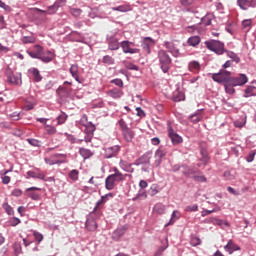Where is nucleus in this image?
Wrapping results in <instances>:
<instances>
[{"instance_id":"60","label":"nucleus","mask_w":256,"mask_h":256,"mask_svg":"<svg viewBox=\"0 0 256 256\" xmlns=\"http://www.w3.org/2000/svg\"><path fill=\"white\" fill-rule=\"evenodd\" d=\"M251 23H253V20L246 19L242 22L243 29H247V27H251Z\"/></svg>"},{"instance_id":"11","label":"nucleus","mask_w":256,"mask_h":256,"mask_svg":"<svg viewBox=\"0 0 256 256\" xmlns=\"http://www.w3.org/2000/svg\"><path fill=\"white\" fill-rule=\"evenodd\" d=\"M27 53L32 59H40L43 55V48L41 45H35L32 50H27Z\"/></svg>"},{"instance_id":"6","label":"nucleus","mask_w":256,"mask_h":256,"mask_svg":"<svg viewBox=\"0 0 256 256\" xmlns=\"http://www.w3.org/2000/svg\"><path fill=\"white\" fill-rule=\"evenodd\" d=\"M41 188L38 187H30L27 188L25 193L26 197L32 199V201H41Z\"/></svg>"},{"instance_id":"26","label":"nucleus","mask_w":256,"mask_h":256,"mask_svg":"<svg viewBox=\"0 0 256 256\" xmlns=\"http://www.w3.org/2000/svg\"><path fill=\"white\" fill-rule=\"evenodd\" d=\"M151 161V153H146L138 159L139 165H147Z\"/></svg>"},{"instance_id":"48","label":"nucleus","mask_w":256,"mask_h":256,"mask_svg":"<svg viewBox=\"0 0 256 256\" xmlns=\"http://www.w3.org/2000/svg\"><path fill=\"white\" fill-rule=\"evenodd\" d=\"M227 56L235 63H239L241 61V58H239V56H237V54H235L234 52H228Z\"/></svg>"},{"instance_id":"5","label":"nucleus","mask_w":256,"mask_h":256,"mask_svg":"<svg viewBox=\"0 0 256 256\" xmlns=\"http://www.w3.org/2000/svg\"><path fill=\"white\" fill-rule=\"evenodd\" d=\"M158 58L163 73H167L169 71V65H171V57H169V54L165 50H160L158 52Z\"/></svg>"},{"instance_id":"4","label":"nucleus","mask_w":256,"mask_h":256,"mask_svg":"<svg viewBox=\"0 0 256 256\" xmlns=\"http://www.w3.org/2000/svg\"><path fill=\"white\" fill-rule=\"evenodd\" d=\"M212 79L216 83H223L225 85L231 81V72L222 69L219 71V73L212 74Z\"/></svg>"},{"instance_id":"30","label":"nucleus","mask_w":256,"mask_h":256,"mask_svg":"<svg viewBox=\"0 0 256 256\" xmlns=\"http://www.w3.org/2000/svg\"><path fill=\"white\" fill-rule=\"evenodd\" d=\"M256 95V87L255 86H248L244 92V97H255Z\"/></svg>"},{"instance_id":"63","label":"nucleus","mask_w":256,"mask_h":256,"mask_svg":"<svg viewBox=\"0 0 256 256\" xmlns=\"http://www.w3.org/2000/svg\"><path fill=\"white\" fill-rule=\"evenodd\" d=\"M165 249H167V246L166 247H159L158 250L155 252L154 256H162L163 255V251H165Z\"/></svg>"},{"instance_id":"34","label":"nucleus","mask_w":256,"mask_h":256,"mask_svg":"<svg viewBox=\"0 0 256 256\" xmlns=\"http://www.w3.org/2000/svg\"><path fill=\"white\" fill-rule=\"evenodd\" d=\"M207 223H212V225H218L221 227L223 225V220L216 218V217H210L209 219L206 220Z\"/></svg>"},{"instance_id":"1","label":"nucleus","mask_w":256,"mask_h":256,"mask_svg":"<svg viewBox=\"0 0 256 256\" xmlns=\"http://www.w3.org/2000/svg\"><path fill=\"white\" fill-rule=\"evenodd\" d=\"M113 171L114 173L105 179V187L108 191L115 189V183L125 181V178L127 177V174L121 173V171H119L117 168H113Z\"/></svg>"},{"instance_id":"40","label":"nucleus","mask_w":256,"mask_h":256,"mask_svg":"<svg viewBox=\"0 0 256 256\" xmlns=\"http://www.w3.org/2000/svg\"><path fill=\"white\" fill-rule=\"evenodd\" d=\"M235 86L231 85V83L227 82L226 84H224V89L226 91V93H228V95H233V93H235Z\"/></svg>"},{"instance_id":"37","label":"nucleus","mask_w":256,"mask_h":256,"mask_svg":"<svg viewBox=\"0 0 256 256\" xmlns=\"http://www.w3.org/2000/svg\"><path fill=\"white\" fill-rule=\"evenodd\" d=\"M237 3L240 9H243V11H247L249 7V0H237Z\"/></svg>"},{"instance_id":"28","label":"nucleus","mask_w":256,"mask_h":256,"mask_svg":"<svg viewBox=\"0 0 256 256\" xmlns=\"http://www.w3.org/2000/svg\"><path fill=\"white\" fill-rule=\"evenodd\" d=\"M28 177H31L32 179H45V174L41 172H35V171H28L27 172Z\"/></svg>"},{"instance_id":"43","label":"nucleus","mask_w":256,"mask_h":256,"mask_svg":"<svg viewBox=\"0 0 256 256\" xmlns=\"http://www.w3.org/2000/svg\"><path fill=\"white\" fill-rule=\"evenodd\" d=\"M105 199H107V196H102V198L98 200V202L96 203V206L94 207L93 213H97V211H99L101 205L105 203Z\"/></svg>"},{"instance_id":"57","label":"nucleus","mask_w":256,"mask_h":256,"mask_svg":"<svg viewBox=\"0 0 256 256\" xmlns=\"http://www.w3.org/2000/svg\"><path fill=\"white\" fill-rule=\"evenodd\" d=\"M197 245H201V239L198 237H194L191 239V246L197 247Z\"/></svg>"},{"instance_id":"55","label":"nucleus","mask_w":256,"mask_h":256,"mask_svg":"<svg viewBox=\"0 0 256 256\" xmlns=\"http://www.w3.org/2000/svg\"><path fill=\"white\" fill-rule=\"evenodd\" d=\"M70 13H71V15H73V17H79V15H81L82 11L79 8H72L70 10Z\"/></svg>"},{"instance_id":"19","label":"nucleus","mask_w":256,"mask_h":256,"mask_svg":"<svg viewBox=\"0 0 256 256\" xmlns=\"http://www.w3.org/2000/svg\"><path fill=\"white\" fill-rule=\"evenodd\" d=\"M184 175H186V177H193L194 181H198L199 183H205V181H207V178H205V176L201 175V176H197V175H192L191 170L185 171Z\"/></svg>"},{"instance_id":"38","label":"nucleus","mask_w":256,"mask_h":256,"mask_svg":"<svg viewBox=\"0 0 256 256\" xmlns=\"http://www.w3.org/2000/svg\"><path fill=\"white\" fill-rule=\"evenodd\" d=\"M202 119H203V115H201V113L192 114L190 116V121L192 123H199V121H201Z\"/></svg>"},{"instance_id":"14","label":"nucleus","mask_w":256,"mask_h":256,"mask_svg":"<svg viewBox=\"0 0 256 256\" xmlns=\"http://www.w3.org/2000/svg\"><path fill=\"white\" fill-rule=\"evenodd\" d=\"M224 250L229 253V255H233L235 251H241V247L233 242V240H229L227 245L224 246Z\"/></svg>"},{"instance_id":"42","label":"nucleus","mask_w":256,"mask_h":256,"mask_svg":"<svg viewBox=\"0 0 256 256\" xmlns=\"http://www.w3.org/2000/svg\"><path fill=\"white\" fill-rule=\"evenodd\" d=\"M179 212L178 211H174L172 213V217L170 219V221L165 225V227H169V225H173V223H175V221H177V219H179V215H177Z\"/></svg>"},{"instance_id":"50","label":"nucleus","mask_w":256,"mask_h":256,"mask_svg":"<svg viewBox=\"0 0 256 256\" xmlns=\"http://www.w3.org/2000/svg\"><path fill=\"white\" fill-rule=\"evenodd\" d=\"M119 126H120L122 133H123V131H127L129 129V127L127 126V122H125V120H123V119L119 120Z\"/></svg>"},{"instance_id":"2","label":"nucleus","mask_w":256,"mask_h":256,"mask_svg":"<svg viewBox=\"0 0 256 256\" xmlns=\"http://www.w3.org/2000/svg\"><path fill=\"white\" fill-rule=\"evenodd\" d=\"M5 77L9 85H21L23 83L21 73L14 72L9 66L5 70Z\"/></svg>"},{"instance_id":"32","label":"nucleus","mask_w":256,"mask_h":256,"mask_svg":"<svg viewBox=\"0 0 256 256\" xmlns=\"http://www.w3.org/2000/svg\"><path fill=\"white\" fill-rule=\"evenodd\" d=\"M154 213H158V215H163L165 213V205L158 203L153 208Z\"/></svg>"},{"instance_id":"59","label":"nucleus","mask_w":256,"mask_h":256,"mask_svg":"<svg viewBox=\"0 0 256 256\" xmlns=\"http://www.w3.org/2000/svg\"><path fill=\"white\" fill-rule=\"evenodd\" d=\"M217 209H213V210H203L201 212V216L202 217H207V215H211V213H217Z\"/></svg>"},{"instance_id":"9","label":"nucleus","mask_w":256,"mask_h":256,"mask_svg":"<svg viewBox=\"0 0 256 256\" xmlns=\"http://www.w3.org/2000/svg\"><path fill=\"white\" fill-rule=\"evenodd\" d=\"M131 46L135 47V43L130 41H122L120 43V47L122 48L123 53H130L131 55L139 53V49L131 48Z\"/></svg>"},{"instance_id":"3","label":"nucleus","mask_w":256,"mask_h":256,"mask_svg":"<svg viewBox=\"0 0 256 256\" xmlns=\"http://www.w3.org/2000/svg\"><path fill=\"white\" fill-rule=\"evenodd\" d=\"M205 45L207 49L213 51L216 53V55H223V53H225V44H223L221 41L210 40L206 41Z\"/></svg>"},{"instance_id":"25","label":"nucleus","mask_w":256,"mask_h":256,"mask_svg":"<svg viewBox=\"0 0 256 256\" xmlns=\"http://www.w3.org/2000/svg\"><path fill=\"white\" fill-rule=\"evenodd\" d=\"M86 229H88V231H96L97 222L94 219L88 218L86 221Z\"/></svg>"},{"instance_id":"41","label":"nucleus","mask_w":256,"mask_h":256,"mask_svg":"<svg viewBox=\"0 0 256 256\" xmlns=\"http://www.w3.org/2000/svg\"><path fill=\"white\" fill-rule=\"evenodd\" d=\"M31 73L34 77V80L39 83V81H41V79H43V77H41V73L36 69V68H33L31 70Z\"/></svg>"},{"instance_id":"52","label":"nucleus","mask_w":256,"mask_h":256,"mask_svg":"<svg viewBox=\"0 0 256 256\" xmlns=\"http://www.w3.org/2000/svg\"><path fill=\"white\" fill-rule=\"evenodd\" d=\"M201 155H202V161L204 163H208V161H209V154L207 153V150L202 149L201 150Z\"/></svg>"},{"instance_id":"20","label":"nucleus","mask_w":256,"mask_h":256,"mask_svg":"<svg viewBox=\"0 0 256 256\" xmlns=\"http://www.w3.org/2000/svg\"><path fill=\"white\" fill-rule=\"evenodd\" d=\"M122 135L128 143H131L133 141V138L135 137V132H133L131 129L128 128V130H124L122 132Z\"/></svg>"},{"instance_id":"22","label":"nucleus","mask_w":256,"mask_h":256,"mask_svg":"<svg viewBox=\"0 0 256 256\" xmlns=\"http://www.w3.org/2000/svg\"><path fill=\"white\" fill-rule=\"evenodd\" d=\"M108 49H110V51H117L119 49V40L116 38H110L108 42Z\"/></svg>"},{"instance_id":"56","label":"nucleus","mask_w":256,"mask_h":256,"mask_svg":"<svg viewBox=\"0 0 256 256\" xmlns=\"http://www.w3.org/2000/svg\"><path fill=\"white\" fill-rule=\"evenodd\" d=\"M27 142L33 147H39V145L41 144V142L37 139H27Z\"/></svg>"},{"instance_id":"27","label":"nucleus","mask_w":256,"mask_h":256,"mask_svg":"<svg viewBox=\"0 0 256 256\" xmlns=\"http://www.w3.org/2000/svg\"><path fill=\"white\" fill-rule=\"evenodd\" d=\"M187 43L190 47H197L201 43V38L199 36H192L187 40Z\"/></svg>"},{"instance_id":"53","label":"nucleus","mask_w":256,"mask_h":256,"mask_svg":"<svg viewBox=\"0 0 256 256\" xmlns=\"http://www.w3.org/2000/svg\"><path fill=\"white\" fill-rule=\"evenodd\" d=\"M185 211H187L188 213L194 212V211H199V206L197 204H194L192 206H187L185 208Z\"/></svg>"},{"instance_id":"64","label":"nucleus","mask_w":256,"mask_h":256,"mask_svg":"<svg viewBox=\"0 0 256 256\" xmlns=\"http://www.w3.org/2000/svg\"><path fill=\"white\" fill-rule=\"evenodd\" d=\"M111 83H113L114 85H117V87H123V80L121 79L111 80Z\"/></svg>"},{"instance_id":"7","label":"nucleus","mask_w":256,"mask_h":256,"mask_svg":"<svg viewBox=\"0 0 256 256\" xmlns=\"http://www.w3.org/2000/svg\"><path fill=\"white\" fill-rule=\"evenodd\" d=\"M249 81V78H247V75L245 74H239L236 77H230V85H233V87H241L245 85Z\"/></svg>"},{"instance_id":"15","label":"nucleus","mask_w":256,"mask_h":256,"mask_svg":"<svg viewBox=\"0 0 256 256\" xmlns=\"http://www.w3.org/2000/svg\"><path fill=\"white\" fill-rule=\"evenodd\" d=\"M153 45H155V40H153L151 37H146L143 40L142 49H144V51L149 54L151 53V47H153Z\"/></svg>"},{"instance_id":"17","label":"nucleus","mask_w":256,"mask_h":256,"mask_svg":"<svg viewBox=\"0 0 256 256\" xmlns=\"http://www.w3.org/2000/svg\"><path fill=\"white\" fill-rule=\"evenodd\" d=\"M39 59L40 61H43V63H51V61L55 59V54L51 51H48L44 55L42 54Z\"/></svg>"},{"instance_id":"47","label":"nucleus","mask_w":256,"mask_h":256,"mask_svg":"<svg viewBox=\"0 0 256 256\" xmlns=\"http://www.w3.org/2000/svg\"><path fill=\"white\" fill-rule=\"evenodd\" d=\"M67 114L65 113H61L58 117H57V121H58V125H63V123H65V121H67Z\"/></svg>"},{"instance_id":"10","label":"nucleus","mask_w":256,"mask_h":256,"mask_svg":"<svg viewBox=\"0 0 256 256\" xmlns=\"http://www.w3.org/2000/svg\"><path fill=\"white\" fill-rule=\"evenodd\" d=\"M168 136L171 139L174 145H179V143H183V138L173 130V127L168 126Z\"/></svg>"},{"instance_id":"44","label":"nucleus","mask_w":256,"mask_h":256,"mask_svg":"<svg viewBox=\"0 0 256 256\" xmlns=\"http://www.w3.org/2000/svg\"><path fill=\"white\" fill-rule=\"evenodd\" d=\"M211 21H213V15L207 14L202 18V23L206 26L211 25Z\"/></svg>"},{"instance_id":"36","label":"nucleus","mask_w":256,"mask_h":256,"mask_svg":"<svg viewBox=\"0 0 256 256\" xmlns=\"http://www.w3.org/2000/svg\"><path fill=\"white\" fill-rule=\"evenodd\" d=\"M173 101H175L176 103L179 101H185V94L181 92H174Z\"/></svg>"},{"instance_id":"12","label":"nucleus","mask_w":256,"mask_h":256,"mask_svg":"<svg viewBox=\"0 0 256 256\" xmlns=\"http://www.w3.org/2000/svg\"><path fill=\"white\" fill-rule=\"evenodd\" d=\"M95 125L93 124H88L85 128V133H86V136H85V142L86 143H91V140L93 139V135L95 133Z\"/></svg>"},{"instance_id":"49","label":"nucleus","mask_w":256,"mask_h":256,"mask_svg":"<svg viewBox=\"0 0 256 256\" xmlns=\"http://www.w3.org/2000/svg\"><path fill=\"white\" fill-rule=\"evenodd\" d=\"M2 207L8 215H13V208L9 205V203H4Z\"/></svg>"},{"instance_id":"16","label":"nucleus","mask_w":256,"mask_h":256,"mask_svg":"<svg viewBox=\"0 0 256 256\" xmlns=\"http://www.w3.org/2000/svg\"><path fill=\"white\" fill-rule=\"evenodd\" d=\"M188 69L191 73H199L201 71V64L198 61H191L188 64Z\"/></svg>"},{"instance_id":"58","label":"nucleus","mask_w":256,"mask_h":256,"mask_svg":"<svg viewBox=\"0 0 256 256\" xmlns=\"http://www.w3.org/2000/svg\"><path fill=\"white\" fill-rule=\"evenodd\" d=\"M120 167H122L124 171H129V169H131V164H127L125 161L121 160Z\"/></svg>"},{"instance_id":"51","label":"nucleus","mask_w":256,"mask_h":256,"mask_svg":"<svg viewBox=\"0 0 256 256\" xmlns=\"http://www.w3.org/2000/svg\"><path fill=\"white\" fill-rule=\"evenodd\" d=\"M7 173H9V171H6L4 173V176L2 177V183L4 185H9V183H11V177L10 176H7Z\"/></svg>"},{"instance_id":"29","label":"nucleus","mask_w":256,"mask_h":256,"mask_svg":"<svg viewBox=\"0 0 256 256\" xmlns=\"http://www.w3.org/2000/svg\"><path fill=\"white\" fill-rule=\"evenodd\" d=\"M70 73L72 77L75 78L76 81H79V66L77 64H73L70 67Z\"/></svg>"},{"instance_id":"35","label":"nucleus","mask_w":256,"mask_h":256,"mask_svg":"<svg viewBox=\"0 0 256 256\" xmlns=\"http://www.w3.org/2000/svg\"><path fill=\"white\" fill-rule=\"evenodd\" d=\"M102 63L105 65H115V59L109 55H106L102 58Z\"/></svg>"},{"instance_id":"23","label":"nucleus","mask_w":256,"mask_h":256,"mask_svg":"<svg viewBox=\"0 0 256 256\" xmlns=\"http://www.w3.org/2000/svg\"><path fill=\"white\" fill-rule=\"evenodd\" d=\"M126 231H127V227L125 226L117 228L113 233V239H121V237L125 235Z\"/></svg>"},{"instance_id":"61","label":"nucleus","mask_w":256,"mask_h":256,"mask_svg":"<svg viewBox=\"0 0 256 256\" xmlns=\"http://www.w3.org/2000/svg\"><path fill=\"white\" fill-rule=\"evenodd\" d=\"M224 177H225V179H227L228 181H233V179H235V176L232 175L230 171L224 172Z\"/></svg>"},{"instance_id":"21","label":"nucleus","mask_w":256,"mask_h":256,"mask_svg":"<svg viewBox=\"0 0 256 256\" xmlns=\"http://www.w3.org/2000/svg\"><path fill=\"white\" fill-rule=\"evenodd\" d=\"M111 9L112 11H119V13H127L131 11L132 8H131V5L129 4H123L117 7H112Z\"/></svg>"},{"instance_id":"24","label":"nucleus","mask_w":256,"mask_h":256,"mask_svg":"<svg viewBox=\"0 0 256 256\" xmlns=\"http://www.w3.org/2000/svg\"><path fill=\"white\" fill-rule=\"evenodd\" d=\"M109 97H112V99H121L123 96V92L117 88L109 90L108 91Z\"/></svg>"},{"instance_id":"39","label":"nucleus","mask_w":256,"mask_h":256,"mask_svg":"<svg viewBox=\"0 0 256 256\" xmlns=\"http://www.w3.org/2000/svg\"><path fill=\"white\" fill-rule=\"evenodd\" d=\"M13 249H14L15 255H21V253H23V248L21 247L20 242H15L13 244Z\"/></svg>"},{"instance_id":"46","label":"nucleus","mask_w":256,"mask_h":256,"mask_svg":"<svg viewBox=\"0 0 256 256\" xmlns=\"http://www.w3.org/2000/svg\"><path fill=\"white\" fill-rule=\"evenodd\" d=\"M45 131L48 135H55L57 133V128H55L53 126L46 125Z\"/></svg>"},{"instance_id":"18","label":"nucleus","mask_w":256,"mask_h":256,"mask_svg":"<svg viewBox=\"0 0 256 256\" xmlns=\"http://www.w3.org/2000/svg\"><path fill=\"white\" fill-rule=\"evenodd\" d=\"M79 154L81 155V157H83V159H91V157H93V155H95V153L87 148H79Z\"/></svg>"},{"instance_id":"8","label":"nucleus","mask_w":256,"mask_h":256,"mask_svg":"<svg viewBox=\"0 0 256 256\" xmlns=\"http://www.w3.org/2000/svg\"><path fill=\"white\" fill-rule=\"evenodd\" d=\"M61 159H65V155L63 154H54L52 156H50L49 158H45V163L46 165H59L61 163H65V160H61Z\"/></svg>"},{"instance_id":"33","label":"nucleus","mask_w":256,"mask_h":256,"mask_svg":"<svg viewBox=\"0 0 256 256\" xmlns=\"http://www.w3.org/2000/svg\"><path fill=\"white\" fill-rule=\"evenodd\" d=\"M166 49H168L169 53H172V55H177L179 54V50L175 49V46H173V43L171 42H166L165 43Z\"/></svg>"},{"instance_id":"54","label":"nucleus","mask_w":256,"mask_h":256,"mask_svg":"<svg viewBox=\"0 0 256 256\" xmlns=\"http://www.w3.org/2000/svg\"><path fill=\"white\" fill-rule=\"evenodd\" d=\"M255 155H256V152L251 151L248 157L246 158L247 163H253V161H255Z\"/></svg>"},{"instance_id":"62","label":"nucleus","mask_w":256,"mask_h":256,"mask_svg":"<svg viewBox=\"0 0 256 256\" xmlns=\"http://www.w3.org/2000/svg\"><path fill=\"white\" fill-rule=\"evenodd\" d=\"M22 42H23L24 44H27V43H35V38L27 36V37H24V38L22 39Z\"/></svg>"},{"instance_id":"45","label":"nucleus","mask_w":256,"mask_h":256,"mask_svg":"<svg viewBox=\"0 0 256 256\" xmlns=\"http://www.w3.org/2000/svg\"><path fill=\"white\" fill-rule=\"evenodd\" d=\"M165 155H167V152L163 149H158L155 152V159H163V157H165Z\"/></svg>"},{"instance_id":"31","label":"nucleus","mask_w":256,"mask_h":256,"mask_svg":"<svg viewBox=\"0 0 256 256\" xmlns=\"http://www.w3.org/2000/svg\"><path fill=\"white\" fill-rule=\"evenodd\" d=\"M68 177L69 179H71V181H79V170L77 169H73L68 173Z\"/></svg>"},{"instance_id":"13","label":"nucleus","mask_w":256,"mask_h":256,"mask_svg":"<svg viewBox=\"0 0 256 256\" xmlns=\"http://www.w3.org/2000/svg\"><path fill=\"white\" fill-rule=\"evenodd\" d=\"M121 148L119 146H112L105 149L106 159H111L112 157H117Z\"/></svg>"}]
</instances>
